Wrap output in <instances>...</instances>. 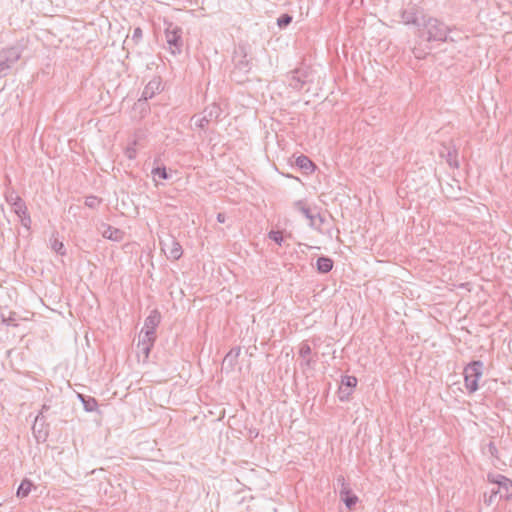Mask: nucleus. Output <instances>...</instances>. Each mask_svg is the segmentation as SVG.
<instances>
[{
    "mask_svg": "<svg viewBox=\"0 0 512 512\" xmlns=\"http://www.w3.org/2000/svg\"><path fill=\"white\" fill-rule=\"evenodd\" d=\"M487 480L492 484L490 495L484 494V502L490 506L494 503L495 498L499 495L500 499L508 500L512 497V481L502 474H488Z\"/></svg>",
    "mask_w": 512,
    "mask_h": 512,
    "instance_id": "1",
    "label": "nucleus"
},
{
    "mask_svg": "<svg viewBox=\"0 0 512 512\" xmlns=\"http://www.w3.org/2000/svg\"><path fill=\"white\" fill-rule=\"evenodd\" d=\"M450 29L448 26L434 17H428L423 19V29L421 30V36L426 41H438L445 42L447 40Z\"/></svg>",
    "mask_w": 512,
    "mask_h": 512,
    "instance_id": "2",
    "label": "nucleus"
},
{
    "mask_svg": "<svg viewBox=\"0 0 512 512\" xmlns=\"http://www.w3.org/2000/svg\"><path fill=\"white\" fill-rule=\"evenodd\" d=\"M183 30L178 25L169 22L165 26V38L168 48L173 55L180 54L183 48Z\"/></svg>",
    "mask_w": 512,
    "mask_h": 512,
    "instance_id": "3",
    "label": "nucleus"
},
{
    "mask_svg": "<svg viewBox=\"0 0 512 512\" xmlns=\"http://www.w3.org/2000/svg\"><path fill=\"white\" fill-rule=\"evenodd\" d=\"M220 115L221 108L216 103H212L211 105L205 107V109L200 114L194 115L191 118V121L197 128L204 130L211 122L217 121Z\"/></svg>",
    "mask_w": 512,
    "mask_h": 512,
    "instance_id": "4",
    "label": "nucleus"
},
{
    "mask_svg": "<svg viewBox=\"0 0 512 512\" xmlns=\"http://www.w3.org/2000/svg\"><path fill=\"white\" fill-rule=\"evenodd\" d=\"M483 363L473 361L464 368L465 388L469 393H474L478 389V381L482 376Z\"/></svg>",
    "mask_w": 512,
    "mask_h": 512,
    "instance_id": "5",
    "label": "nucleus"
},
{
    "mask_svg": "<svg viewBox=\"0 0 512 512\" xmlns=\"http://www.w3.org/2000/svg\"><path fill=\"white\" fill-rule=\"evenodd\" d=\"M298 361L303 372L314 369L317 362V354L312 353V349L307 341H303L299 346Z\"/></svg>",
    "mask_w": 512,
    "mask_h": 512,
    "instance_id": "6",
    "label": "nucleus"
},
{
    "mask_svg": "<svg viewBox=\"0 0 512 512\" xmlns=\"http://www.w3.org/2000/svg\"><path fill=\"white\" fill-rule=\"evenodd\" d=\"M160 247L167 259L171 261L180 259L183 254L182 246L172 236H170L168 240H160Z\"/></svg>",
    "mask_w": 512,
    "mask_h": 512,
    "instance_id": "7",
    "label": "nucleus"
},
{
    "mask_svg": "<svg viewBox=\"0 0 512 512\" xmlns=\"http://www.w3.org/2000/svg\"><path fill=\"white\" fill-rule=\"evenodd\" d=\"M156 340V336H150L145 333H143V330L141 331V334L139 335V340L137 343V356L140 358L142 356L143 362H146L149 358L151 349L154 345V342Z\"/></svg>",
    "mask_w": 512,
    "mask_h": 512,
    "instance_id": "8",
    "label": "nucleus"
},
{
    "mask_svg": "<svg viewBox=\"0 0 512 512\" xmlns=\"http://www.w3.org/2000/svg\"><path fill=\"white\" fill-rule=\"evenodd\" d=\"M337 480L338 482L341 483V499L344 501L347 508L351 510L356 505L358 497L351 493L349 485L346 483L345 478L343 476H340Z\"/></svg>",
    "mask_w": 512,
    "mask_h": 512,
    "instance_id": "9",
    "label": "nucleus"
},
{
    "mask_svg": "<svg viewBox=\"0 0 512 512\" xmlns=\"http://www.w3.org/2000/svg\"><path fill=\"white\" fill-rule=\"evenodd\" d=\"M11 207L13 209V212L20 218L21 224L25 228L29 229L30 225H31V218H30V215L28 214L27 206H26L24 200L22 199L21 201L16 202Z\"/></svg>",
    "mask_w": 512,
    "mask_h": 512,
    "instance_id": "10",
    "label": "nucleus"
},
{
    "mask_svg": "<svg viewBox=\"0 0 512 512\" xmlns=\"http://www.w3.org/2000/svg\"><path fill=\"white\" fill-rule=\"evenodd\" d=\"M160 313L157 310L151 312V314L145 319L143 333L147 335L156 336V328L160 323Z\"/></svg>",
    "mask_w": 512,
    "mask_h": 512,
    "instance_id": "11",
    "label": "nucleus"
},
{
    "mask_svg": "<svg viewBox=\"0 0 512 512\" xmlns=\"http://www.w3.org/2000/svg\"><path fill=\"white\" fill-rule=\"evenodd\" d=\"M161 80L158 77L153 78L148 82V84L144 87L142 92V98L144 100L151 99L155 94L161 91Z\"/></svg>",
    "mask_w": 512,
    "mask_h": 512,
    "instance_id": "12",
    "label": "nucleus"
},
{
    "mask_svg": "<svg viewBox=\"0 0 512 512\" xmlns=\"http://www.w3.org/2000/svg\"><path fill=\"white\" fill-rule=\"evenodd\" d=\"M102 236L109 240L122 241L124 238V232L118 228L111 226V225H104V230L102 231Z\"/></svg>",
    "mask_w": 512,
    "mask_h": 512,
    "instance_id": "13",
    "label": "nucleus"
},
{
    "mask_svg": "<svg viewBox=\"0 0 512 512\" xmlns=\"http://www.w3.org/2000/svg\"><path fill=\"white\" fill-rule=\"evenodd\" d=\"M294 207L310 221L311 227H316L315 215L312 213L311 209L306 205L304 201L299 200L295 202Z\"/></svg>",
    "mask_w": 512,
    "mask_h": 512,
    "instance_id": "14",
    "label": "nucleus"
},
{
    "mask_svg": "<svg viewBox=\"0 0 512 512\" xmlns=\"http://www.w3.org/2000/svg\"><path fill=\"white\" fill-rule=\"evenodd\" d=\"M0 55L5 58V61L9 62L10 64H15L21 57V52L16 47H9L6 49H3L0 52Z\"/></svg>",
    "mask_w": 512,
    "mask_h": 512,
    "instance_id": "15",
    "label": "nucleus"
},
{
    "mask_svg": "<svg viewBox=\"0 0 512 512\" xmlns=\"http://www.w3.org/2000/svg\"><path fill=\"white\" fill-rule=\"evenodd\" d=\"M401 19L403 23L409 25H418L417 9L415 7L411 9L403 10L401 13Z\"/></svg>",
    "mask_w": 512,
    "mask_h": 512,
    "instance_id": "16",
    "label": "nucleus"
},
{
    "mask_svg": "<svg viewBox=\"0 0 512 512\" xmlns=\"http://www.w3.org/2000/svg\"><path fill=\"white\" fill-rule=\"evenodd\" d=\"M78 398L82 402L85 411L93 412L97 410L98 402L94 397L78 394Z\"/></svg>",
    "mask_w": 512,
    "mask_h": 512,
    "instance_id": "17",
    "label": "nucleus"
},
{
    "mask_svg": "<svg viewBox=\"0 0 512 512\" xmlns=\"http://www.w3.org/2000/svg\"><path fill=\"white\" fill-rule=\"evenodd\" d=\"M316 265L319 273H328L333 268V261L329 257L321 256L317 259Z\"/></svg>",
    "mask_w": 512,
    "mask_h": 512,
    "instance_id": "18",
    "label": "nucleus"
},
{
    "mask_svg": "<svg viewBox=\"0 0 512 512\" xmlns=\"http://www.w3.org/2000/svg\"><path fill=\"white\" fill-rule=\"evenodd\" d=\"M32 487H33V483L28 479H24L21 482L20 486L18 487L17 496L19 498L27 497L29 495V493L31 492Z\"/></svg>",
    "mask_w": 512,
    "mask_h": 512,
    "instance_id": "19",
    "label": "nucleus"
},
{
    "mask_svg": "<svg viewBox=\"0 0 512 512\" xmlns=\"http://www.w3.org/2000/svg\"><path fill=\"white\" fill-rule=\"evenodd\" d=\"M296 165L304 170L313 171L315 168L314 163L305 155H301L296 159Z\"/></svg>",
    "mask_w": 512,
    "mask_h": 512,
    "instance_id": "20",
    "label": "nucleus"
},
{
    "mask_svg": "<svg viewBox=\"0 0 512 512\" xmlns=\"http://www.w3.org/2000/svg\"><path fill=\"white\" fill-rule=\"evenodd\" d=\"M5 200L9 205H13L16 202H19L22 200V198L12 189H8L5 192Z\"/></svg>",
    "mask_w": 512,
    "mask_h": 512,
    "instance_id": "21",
    "label": "nucleus"
},
{
    "mask_svg": "<svg viewBox=\"0 0 512 512\" xmlns=\"http://www.w3.org/2000/svg\"><path fill=\"white\" fill-rule=\"evenodd\" d=\"M102 200L97 196H88L85 199V205L91 209H97L101 204Z\"/></svg>",
    "mask_w": 512,
    "mask_h": 512,
    "instance_id": "22",
    "label": "nucleus"
},
{
    "mask_svg": "<svg viewBox=\"0 0 512 512\" xmlns=\"http://www.w3.org/2000/svg\"><path fill=\"white\" fill-rule=\"evenodd\" d=\"M51 248L60 255H65L63 242L55 238L51 243Z\"/></svg>",
    "mask_w": 512,
    "mask_h": 512,
    "instance_id": "23",
    "label": "nucleus"
},
{
    "mask_svg": "<svg viewBox=\"0 0 512 512\" xmlns=\"http://www.w3.org/2000/svg\"><path fill=\"white\" fill-rule=\"evenodd\" d=\"M154 176H158L159 178L166 180L169 178L168 173L165 167H157L152 169L151 172Z\"/></svg>",
    "mask_w": 512,
    "mask_h": 512,
    "instance_id": "24",
    "label": "nucleus"
},
{
    "mask_svg": "<svg viewBox=\"0 0 512 512\" xmlns=\"http://www.w3.org/2000/svg\"><path fill=\"white\" fill-rule=\"evenodd\" d=\"M268 237L271 240L275 241L278 245H281L283 242V235L281 231L272 230L269 232Z\"/></svg>",
    "mask_w": 512,
    "mask_h": 512,
    "instance_id": "25",
    "label": "nucleus"
},
{
    "mask_svg": "<svg viewBox=\"0 0 512 512\" xmlns=\"http://www.w3.org/2000/svg\"><path fill=\"white\" fill-rule=\"evenodd\" d=\"M292 21V17L288 14H283L281 15L278 20H277V24L279 27L283 28V27H286L287 25H289Z\"/></svg>",
    "mask_w": 512,
    "mask_h": 512,
    "instance_id": "26",
    "label": "nucleus"
},
{
    "mask_svg": "<svg viewBox=\"0 0 512 512\" xmlns=\"http://www.w3.org/2000/svg\"><path fill=\"white\" fill-rule=\"evenodd\" d=\"M135 145H136V141H134L132 143V145L128 146L125 150V155L127 156V158L129 159H135L136 158V155H137V150L135 148Z\"/></svg>",
    "mask_w": 512,
    "mask_h": 512,
    "instance_id": "27",
    "label": "nucleus"
},
{
    "mask_svg": "<svg viewBox=\"0 0 512 512\" xmlns=\"http://www.w3.org/2000/svg\"><path fill=\"white\" fill-rule=\"evenodd\" d=\"M456 156L457 155L455 151H449L447 154V162L451 167H458V161Z\"/></svg>",
    "mask_w": 512,
    "mask_h": 512,
    "instance_id": "28",
    "label": "nucleus"
},
{
    "mask_svg": "<svg viewBox=\"0 0 512 512\" xmlns=\"http://www.w3.org/2000/svg\"><path fill=\"white\" fill-rule=\"evenodd\" d=\"M342 384L348 387H355L357 384V378L354 376H345L342 379Z\"/></svg>",
    "mask_w": 512,
    "mask_h": 512,
    "instance_id": "29",
    "label": "nucleus"
},
{
    "mask_svg": "<svg viewBox=\"0 0 512 512\" xmlns=\"http://www.w3.org/2000/svg\"><path fill=\"white\" fill-rule=\"evenodd\" d=\"M11 67H12V64H10L9 62L5 61V58H3V57L0 55V74L5 73V72H6V71H8Z\"/></svg>",
    "mask_w": 512,
    "mask_h": 512,
    "instance_id": "30",
    "label": "nucleus"
},
{
    "mask_svg": "<svg viewBox=\"0 0 512 512\" xmlns=\"http://www.w3.org/2000/svg\"><path fill=\"white\" fill-rule=\"evenodd\" d=\"M142 36H143L142 29L140 27H136L132 34V40L135 43H138L141 40Z\"/></svg>",
    "mask_w": 512,
    "mask_h": 512,
    "instance_id": "31",
    "label": "nucleus"
},
{
    "mask_svg": "<svg viewBox=\"0 0 512 512\" xmlns=\"http://www.w3.org/2000/svg\"><path fill=\"white\" fill-rule=\"evenodd\" d=\"M236 69L243 70L244 72H249L251 67L248 61L242 60L236 64Z\"/></svg>",
    "mask_w": 512,
    "mask_h": 512,
    "instance_id": "32",
    "label": "nucleus"
},
{
    "mask_svg": "<svg viewBox=\"0 0 512 512\" xmlns=\"http://www.w3.org/2000/svg\"><path fill=\"white\" fill-rule=\"evenodd\" d=\"M324 222V218L318 213L315 215V224H316V229H320V226L323 224Z\"/></svg>",
    "mask_w": 512,
    "mask_h": 512,
    "instance_id": "33",
    "label": "nucleus"
},
{
    "mask_svg": "<svg viewBox=\"0 0 512 512\" xmlns=\"http://www.w3.org/2000/svg\"><path fill=\"white\" fill-rule=\"evenodd\" d=\"M290 86H292L294 88H301L302 87V83L300 82L299 79H296V77H293L292 81L290 82Z\"/></svg>",
    "mask_w": 512,
    "mask_h": 512,
    "instance_id": "34",
    "label": "nucleus"
},
{
    "mask_svg": "<svg viewBox=\"0 0 512 512\" xmlns=\"http://www.w3.org/2000/svg\"><path fill=\"white\" fill-rule=\"evenodd\" d=\"M48 409H49V406H48V405H46V404H44V405L42 406V409H41L40 413L37 415V417H36V419H35V422H37V421H38V420L43 416V413H44L45 411H47Z\"/></svg>",
    "mask_w": 512,
    "mask_h": 512,
    "instance_id": "35",
    "label": "nucleus"
},
{
    "mask_svg": "<svg viewBox=\"0 0 512 512\" xmlns=\"http://www.w3.org/2000/svg\"><path fill=\"white\" fill-rule=\"evenodd\" d=\"M226 220V217H225V214L224 213H218L217 214V221L219 223H224Z\"/></svg>",
    "mask_w": 512,
    "mask_h": 512,
    "instance_id": "36",
    "label": "nucleus"
},
{
    "mask_svg": "<svg viewBox=\"0 0 512 512\" xmlns=\"http://www.w3.org/2000/svg\"><path fill=\"white\" fill-rule=\"evenodd\" d=\"M232 356H233V350H231L229 353H227V355L224 358V362L227 361L228 359H230Z\"/></svg>",
    "mask_w": 512,
    "mask_h": 512,
    "instance_id": "37",
    "label": "nucleus"
},
{
    "mask_svg": "<svg viewBox=\"0 0 512 512\" xmlns=\"http://www.w3.org/2000/svg\"><path fill=\"white\" fill-rule=\"evenodd\" d=\"M13 319L11 317H9L8 319H3V322L6 323L7 325H10L12 323Z\"/></svg>",
    "mask_w": 512,
    "mask_h": 512,
    "instance_id": "38",
    "label": "nucleus"
},
{
    "mask_svg": "<svg viewBox=\"0 0 512 512\" xmlns=\"http://www.w3.org/2000/svg\"><path fill=\"white\" fill-rule=\"evenodd\" d=\"M489 450H490V452H491L492 454H493V451H496V447L494 446V444H493V443H490V444H489Z\"/></svg>",
    "mask_w": 512,
    "mask_h": 512,
    "instance_id": "39",
    "label": "nucleus"
},
{
    "mask_svg": "<svg viewBox=\"0 0 512 512\" xmlns=\"http://www.w3.org/2000/svg\"><path fill=\"white\" fill-rule=\"evenodd\" d=\"M239 354V350H237V352L235 353L234 357H237Z\"/></svg>",
    "mask_w": 512,
    "mask_h": 512,
    "instance_id": "40",
    "label": "nucleus"
},
{
    "mask_svg": "<svg viewBox=\"0 0 512 512\" xmlns=\"http://www.w3.org/2000/svg\"><path fill=\"white\" fill-rule=\"evenodd\" d=\"M445 512H451V511H449V510H446Z\"/></svg>",
    "mask_w": 512,
    "mask_h": 512,
    "instance_id": "41",
    "label": "nucleus"
}]
</instances>
